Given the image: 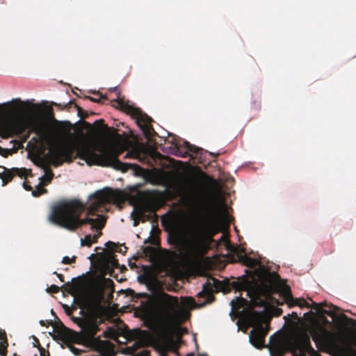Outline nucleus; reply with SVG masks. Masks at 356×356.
I'll list each match as a JSON object with an SVG mask.
<instances>
[{
  "label": "nucleus",
  "instance_id": "obj_1",
  "mask_svg": "<svg viewBox=\"0 0 356 356\" xmlns=\"http://www.w3.org/2000/svg\"><path fill=\"white\" fill-rule=\"evenodd\" d=\"M178 194L183 206L197 220L191 229L190 238L180 252L186 264L195 265L207 253L213 237L220 232V227L214 207L197 186L189 183L181 184L178 187Z\"/></svg>",
  "mask_w": 356,
  "mask_h": 356
},
{
  "label": "nucleus",
  "instance_id": "obj_2",
  "mask_svg": "<svg viewBox=\"0 0 356 356\" xmlns=\"http://www.w3.org/2000/svg\"><path fill=\"white\" fill-rule=\"evenodd\" d=\"M119 191L103 189L96 191L89 197L88 207L78 200L60 202L55 205L49 216V220L61 227L74 231L88 224L97 234L92 235L94 243L102 235L106 218L97 212H103L106 205L120 200Z\"/></svg>",
  "mask_w": 356,
  "mask_h": 356
},
{
  "label": "nucleus",
  "instance_id": "obj_3",
  "mask_svg": "<svg viewBox=\"0 0 356 356\" xmlns=\"http://www.w3.org/2000/svg\"><path fill=\"white\" fill-rule=\"evenodd\" d=\"M121 152L116 145H105L93 140H86L76 146H55L49 150L45 157L55 167L61 165L64 162L70 163L74 158L78 157L84 160L89 166L112 167L123 172L131 170L135 175H143L144 169L140 166L122 163L118 159Z\"/></svg>",
  "mask_w": 356,
  "mask_h": 356
},
{
  "label": "nucleus",
  "instance_id": "obj_4",
  "mask_svg": "<svg viewBox=\"0 0 356 356\" xmlns=\"http://www.w3.org/2000/svg\"><path fill=\"white\" fill-rule=\"evenodd\" d=\"M179 302L176 296L162 292L154 298L149 314L151 330L162 339H170L179 323Z\"/></svg>",
  "mask_w": 356,
  "mask_h": 356
},
{
  "label": "nucleus",
  "instance_id": "obj_5",
  "mask_svg": "<svg viewBox=\"0 0 356 356\" xmlns=\"http://www.w3.org/2000/svg\"><path fill=\"white\" fill-rule=\"evenodd\" d=\"M79 307L82 317H72V320L79 327L84 339L90 343L99 354L100 356H115L113 344L108 341H102L96 337L99 331V326L102 323V308L97 303H88L81 300Z\"/></svg>",
  "mask_w": 356,
  "mask_h": 356
},
{
  "label": "nucleus",
  "instance_id": "obj_6",
  "mask_svg": "<svg viewBox=\"0 0 356 356\" xmlns=\"http://www.w3.org/2000/svg\"><path fill=\"white\" fill-rule=\"evenodd\" d=\"M26 105L27 102L20 99H15L10 102L0 105V107H10V112L16 114L13 117L0 120V136L2 138H8L21 135L29 127V122L23 115V113L26 112Z\"/></svg>",
  "mask_w": 356,
  "mask_h": 356
},
{
  "label": "nucleus",
  "instance_id": "obj_7",
  "mask_svg": "<svg viewBox=\"0 0 356 356\" xmlns=\"http://www.w3.org/2000/svg\"><path fill=\"white\" fill-rule=\"evenodd\" d=\"M110 91L114 92L116 95V99L111 101L113 103L112 105L126 113L131 115V116L136 120L138 126L142 129L146 137L152 136L155 132L152 125L153 120L140 108L129 105L127 102H125L121 99L120 97V90L117 87L110 88Z\"/></svg>",
  "mask_w": 356,
  "mask_h": 356
},
{
  "label": "nucleus",
  "instance_id": "obj_8",
  "mask_svg": "<svg viewBox=\"0 0 356 356\" xmlns=\"http://www.w3.org/2000/svg\"><path fill=\"white\" fill-rule=\"evenodd\" d=\"M257 315V322L250 334V341L254 347L261 348L264 346L265 338L269 330L270 318H265L263 321L261 314Z\"/></svg>",
  "mask_w": 356,
  "mask_h": 356
},
{
  "label": "nucleus",
  "instance_id": "obj_9",
  "mask_svg": "<svg viewBox=\"0 0 356 356\" xmlns=\"http://www.w3.org/2000/svg\"><path fill=\"white\" fill-rule=\"evenodd\" d=\"M289 350L292 356H307L308 353L310 356H321L315 350L312 345L309 337L304 339L295 338L287 341Z\"/></svg>",
  "mask_w": 356,
  "mask_h": 356
},
{
  "label": "nucleus",
  "instance_id": "obj_10",
  "mask_svg": "<svg viewBox=\"0 0 356 356\" xmlns=\"http://www.w3.org/2000/svg\"><path fill=\"white\" fill-rule=\"evenodd\" d=\"M223 284L218 280L211 277L203 285V289L198 293L199 297L207 296V300L200 305L203 306L207 303H210L214 300L213 292H218L222 290Z\"/></svg>",
  "mask_w": 356,
  "mask_h": 356
},
{
  "label": "nucleus",
  "instance_id": "obj_11",
  "mask_svg": "<svg viewBox=\"0 0 356 356\" xmlns=\"http://www.w3.org/2000/svg\"><path fill=\"white\" fill-rule=\"evenodd\" d=\"M54 332L56 333L59 339L63 343L67 344L70 350L76 355H80L81 350L77 348H75L70 341L73 339V332L69 328L66 327L62 322L59 321L56 325L54 326Z\"/></svg>",
  "mask_w": 356,
  "mask_h": 356
},
{
  "label": "nucleus",
  "instance_id": "obj_12",
  "mask_svg": "<svg viewBox=\"0 0 356 356\" xmlns=\"http://www.w3.org/2000/svg\"><path fill=\"white\" fill-rule=\"evenodd\" d=\"M29 173H31V170L24 168H12L8 169L0 165V178L2 180V186H6L8 182L11 181L15 176L26 179Z\"/></svg>",
  "mask_w": 356,
  "mask_h": 356
},
{
  "label": "nucleus",
  "instance_id": "obj_13",
  "mask_svg": "<svg viewBox=\"0 0 356 356\" xmlns=\"http://www.w3.org/2000/svg\"><path fill=\"white\" fill-rule=\"evenodd\" d=\"M202 149L191 145L188 142L184 141L183 145H176L175 154L177 156L186 158L190 156V152L198 153Z\"/></svg>",
  "mask_w": 356,
  "mask_h": 356
},
{
  "label": "nucleus",
  "instance_id": "obj_14",
  "mask_svg": "<svg viewBox=\"0 0 356 356\" xmlns=\"http://www.w3.org/2000/svg\"><path fill=\"white\" fill-rule=\"evenodd\" d=\"M270 350L272 356H284L286 352H289L287 342L284 344L280 341L272 344Z\"/></svg>",
  "mask_w": 356,
  "mask_h": 356
},
{
  "label": "nucleus",
  "instance_id": "obj_15",
  "mask_svg": "<svg viewBox=\"0 0 356 356\" xmlns=\"http://www.w3.org/2000/svg\"><path fill=\"white\" fill-rule=\"evenodd\" d=\"M238 258L240 263L248 268H254L259 264L258 260L248 257L245 253L243 254H238Z\"/></svg>",
  "mask_w": 356,
  "mask_h": 356
},
{
  "label": "nucleus",
  "instance_id": "obj_16",
  "mask_svg": "<svg viewBox=\"0 0 356 356\" xmlns=\"http://www.w3.org/2000/svg\"><path fill=\"white\" fill-rule=\"evenodd\" d=\"M286 298L291 299L292 302L289 303V307H292L294 305H298L301 307H309V303L304 299H293L289 289L286 292Z\"/></svg>",
  "mask_w": 356,
  "mask_h": 356
},
{
  "label": "nucleus",
  "instance_id": "obj_17",
  "mask_svg": "<svg viewBox=\"0 0 356 356\" xmlns=\"http://www.w3.org/2000/svg\"><path fill=\"white\" fill-rule=\"evenodd\" d=\"M232 284L237 291H248L250 286V282L246 279L233 282Z\"/></svg>",
  "mask_w": 356,
  "mask_h": 356
},
{
  "label": "nucleus",
  "instance_id": "obj_18",
  "mask_svg": "<svg viewBox=\"0 0 356 356\" xmlns=\"http://www.w3.org/2000/svg\"><path fill=\"white\" fill-rule=\"evenodd\" d=\"M45 175L40 178L42 184L44 182V184H48L52 180L54 174L53 171L48 167L44 169Z\"/></svg>",
  "mask_w": 356,
  "mask_h": 356
},
{
  "label": "nucleus",
  "instance_id": "obj_19",
  "mask_svg": "<svg viewBox=\"0 0 356 356\" xmlns=\"http://www.w3.org/2000/svg\"><path fill=\"white\" fill-rule=\"evenodd\" d=\"M61 290H63V291H65V292H67V293H70V294H71L72 296H74L75 293L77 291L76 287L74 284H71L70 282H68V283L65 284V285L62 286H61Z\"/></svg>",
  "mask_w": 356,
  "mask_h": 356
},
{
  "label": "nucleus",
  "instance_id": "obj_20",
  "mask_svg": "<svg viewBox=\"0 0 356 356\" xmlns=\"http://www.w3.org/2000/svg\"><path fill=\"white\" fill-rule=\"evenodd\" d=\"M47 193V190L42 186V182H40L35 190H32V195L34 197H39L41 195Z\"/></svg>",
  "mask_w": 356,
  "mask_h": 356
},
{
  "label": "nucleus",
  "instance_id": "obj_21",
  "mask_svg": "<svg viewBox=\"0 0 356 356\" xmlns=\"http://www.w3.org/2000/svg\"><path fill=\"white\" fill-rule=\"evenodd\" d=\"M181 302L184 306L188 307H194L196 305L195 300L192 297H182Z\"/></svg>",
  "mask_w": 356,
  "mask_h": 356
},
{
  "label": "nucleus",
  "instance_id": "obj_22",
  "mask_svg": "<svg viewBox=\"0 0 356 356\" xmlns=\"http://www.w3.org/2000/svg\"><path fill=\"white\" fill-rule=\"evenodd\" d=\"M94 243L92 236L90 234H88L85 236L84 238L81 240V243L82 246H88L90 247L92 244Z\"/></svg>",
  "mask_w": 356,
  "mask_h": 356
},
{
  "label": "nucleus",
  "instance_id": "obj_23",
  "mask_svg": "<svg viewBox=\"0 0 356 356\" xmlns=\"http://www.w3.org/2000/svg\"><path fill=\"white\" fill-rule=\"evenodd\" d=\"M125 293H126V296H131V298H140V297H145L146 296V294L145 293H142V294H137L133 289H127L126 291H125Z\"/></svg>",
  "mask_w": 356,
  "mask_h": 356
},
{
  "label": "nucleus",
  "instance_id": "obj_24",
  "mask_svg": "<svg viewBox=\"0 0 356 356\" xmlns=\"http://www.w3.org/2000/svg\"><path fill=\"white\" fill-rule=\"evenodd\" d=\"M8 346V341L4 340V341L0 342V355L6 356L7 348Z\"/></svg>",
  "mask_w": 356,
  "mask_h": 356
},
{
  "label": "nucleus",
  "instance_id": "obj_25",
  "mask_svg": "<svg viewBox=\"0 0 356 356\" xmlns=\"http://www.w3.org/2000/svg\"><path fill=\"white\" fill-rule=\"evenodd\" d=\"M74 106L76 108L79 116L82 118H86L88 116V113L86 111L82 109L80 106L74 104Z\"/></svg>",
  "mask_w": 356,
  "mask_h": 356
},
{
  "label": "nucleus",
  "instance_id": "obj_26",
  "mask_svg": "<svg viewBox=\"0 0 356 356\" xmlns=\"http://www.w3.org/2000/svg\"><path fill=\"white\" fill-rule=\"evenodd\" d=\"M106 246L108 249H110L111 250L119 252H121V249L118 246H117L114 242L108 241L106 243Z\"/></svg>",
  "mask_w": 356,
  "mask_h": 356
},
{
  "label": "nucleus",
  "instance_id": "obj_27",
  "mask_svg": "<svg viewBox=\"0 0 356 356\" xmlns=\"http://www.w3.org/2000/svg\"><path fill=\"white\" fill-rule=\"evenodd\" d=\"M33 339H34L33 347H38L39 348L40 352V356H44V349L42 347H41L39 340L38 339V338H36L34 336H33Z\"/></svg>",
  "mask_w": 356,
  "mask_h": 356
},
{
  "label": "nucleus",
  "instance_id": "obj_28",
  "mask_svg": "<svg viewBox=\"0 0 356 356\" xmlns=\"http://www.w3.org/2000/svg\"><path fill=\"white\" fill-rule=\"evenodd\" d=\"M104 120L102 119H100V120H96L95 122H94V126L97 129H102L103 128H105V129H109L107 126H106L104 124Z\"/></svg>",
  "mask_w": 356,
  "mask_h": 356
},
{
  "label": "nucleus",
  "instance_id": "obj_29",
  "mask_svg": "<svg viewBox=\"0 0 356 356\" xmlns=\"http://www.w3.org/2000/svg\"><path fill=\"white\" fill-rule=\"evenodd\" d=\"M61 289V287H59L57 285L52 284L47 289V291L49 293H57Z\"/></svg>",
  "mask_w": 356,
  "mask_h": 356
},
{
  "label": "nucleus",
  "instance_id": "obj_30",
  "mask_svg": "<svg viewBox=\"0 0 356 356\" xmlns=\"http://www.w3.org/2000/svg\"><path fill=\"white\" fill-rule=\"evenodd\" d=\"M76 257L74 256L72 258H70L67 256H65L62 259V263L64 264H70L73 262H75Z\"/></svg>",
  "mask_w": 356,
  "mask_h": 356
},
{
  "label": "nucleus",
  "instance_id": "obj_31",
  "mask_svg": "<svg viewBox=\"0 0 356 356\" xmlns=\"http://www.w3.org/2000/svg\"><path fill=\"white\" fill-rule=\"evenodd\" d=\"M220 241H223L226 243V247L228 250H231L232 248V245L230 244V242L228 239V238L225 235L222 234L220 238Z\"/></svg>",
  "mask_w": 356,
  "mask_h": 356
},
{
  "label": "nucleus",
  "instance_id": "obj_32",
  "mask_svg": "<svg viewBox=\"0 0 356 356\" xmlns=\"http://www.w3.org/2000/svg\"><path fill=\"white\" fill-rule=\"evenodd\" d=\"M11 152V149H4L0 146V154L3 157H7Z\"/></svg>",
  "mask_w": 356,
  "mask_h": 356
},
{
  "label": "nucleus",
  "instance_id": "obj_33",
  "mask_svg": "<svg viewBox=\"0 0 356 356\" xmlns=\"http://www.w3.org/2000/svg\"><path fill=\"white\" fill-rule=\"evenodd\" d=\"M273 314L275 316H280L282 314V309L279 307H273L272 309Z\"/></svg>",
  "mask_w": 356,
  "mask_h": 356
},
{
  "label": "nucleus",
  "instance_id": "obj_34",
  "mask_svg": "<svg viewBox=\"0 0 356 356\" xmlns=\"http://www.w3.org/2000/svg\"><path fill=\"white\" fill-rule=\"evenodd\" d=\"M86 98L89 99L91 102H101L102 99H106V97L104 95H101L100 98L96 99L92 97H86Z\"/></svg>",
  "mask_w": 356,
  "mask_h": 356
},
{
  "label": "nucleus",
  "instance_id": "obj_35",
  "mask_svg": "<svg viewBox=\"0 0 356 356\" xmlns=\"http://www.w3.org/2000/svg\"><path fill=\"white\" fill-rule=\"evenodd\" d=\"M134 356H150V351L148 350H143L138 353Z\"/></svg>",
  "mask_w": 356,
  "mask_h": 356
},
{
  "label": "nucleus",
  "instance_id": "obj_36",
  "mask_svg": "<svg viewBox=\"0 0 356 356\" xmlns=\"http://www.w3.org/2000/svg\"><path fill=\"white\" fill-rule=\"evenodd\" d=\"M0 339L1 341H8L6 332L3 330H0Z\"/></svg>",
  "mask_w": 356,
  "mask_h": 356
},
{
  "label": "nucleus",
  "instance_id": "obj_37",
  "mask_svg": "<svg viewBox=\"0 0 356 356\" xmlns=\"http://www.w3.org/2000/svg\"><path fill=\"white\" fill-rule=\"evenodd\" d=\"M63 308L65 309V312L67 314V315L71 316L72 314V309H71L67 305H63Z\"/></svg>",
  "mask_w": 356,
  "mask_h": 356
},
{
  "label": "nucleus",
  "instance_id": "obj_38",
  "mask_svg": "<svg viewBox=\"0 0 356 356\" xmlns=\"http://www.w3.org/2000/svg\"><path fill=\"white\" fill-rule=\"evenodd\" d=\"M169 242L172 245H178L179 243V240L177 236H174L172 238L169 240Z\"/></svg>",
  "mask_w": 356,
  "mask_h": 356
},
{
  "label": "nucleus",
  "instance_id": "obj_39",
  "mask_svg": "<svg viewBox=\"0 0 356 356\" xmlns=\"http://www.w3.org/2000/svg\"><path fill=\"white\" fill-rule=\"evenodd\" d=\"M23 187L25 190L30 191H32V187L26 181L23 182Z\"/></svg>",
  "mask_w": 356,
  "mask_h": 356
},
{
  "label": "nucleus",
  "instance_id": "obj_40",
  "mask_svg": "<svg viewBox=\"0 0 356 356\" xmlns=\"http://www.w3.org/2000/svg\"><path fill=\"white\" fill-rule=\"evenodd\" d=\"M54 274L56 275V276L58 277V279L62 282H64L65 280H64V277L62 274H60V273H58L57 272L54 271L53 273Z\"/></svg>",
  "mask_w": 356,
  "mask_h": 356
},
{
  "label": "nucleus",
  "instance_id": "obj_41",
  "mask_svg": "<svg viewBox=\"0 0 356 356\" xmlns=\"http://www.w3.org/2000/svg\"><path fill=\"white\" fill-rule=\"evenodd\" d=\"M136 347L135 346L132 347L127 348L128 353L129 354H134V353L136 351Z\"/></svg>",
  "mask_w": 356,
  "mask_h": 356
},
{
  "label": "nucleus",
  "instance_id": "obj_42",
  "mask_svg": "<svg viewBox=\"0 0 356 356\" xmlns=\"http://www.w3.org/2000/svg\"><path fill=\"white\" fill-rule=\"evenodd\" d=\"M266 300H261V299H259V302H257V304L261 306V307H265L266 305Z\"/></svg>",
  "mask_w": 356,
  "mask_h": 356
},
{
  "label": "nucleus",
  "instance_id": "obj_43",
  "mask_svg": "<svg viewBox=\"0 0 356 356\" xmlns=\"http://www.w3.org/2000/svg\"><path fill=\"white\" fill-rule=\"evenodd\" d=\"M340 318L342 321H348L350 319L345 315V314H341L340 316Z\"/></svg>",
  "mask_w": 356,
  "mask_h": 356
},
{
  "label": "nucleus",
  "instance_id": "obj_44",
  "mask_svg": "<svg viewBox=\"0 0 356 356\" xmlns=\"http://www.w3.org/2000/svg\"><path fill=\"white\" fill-rule=\"evenodd\" d=\"M113 265L115 266H118V261L116 259H113Z\"/></svg>",
  "mask_w": 356,
  "mask_h": 356
},
{
  "label": "nucleus",
  "instance_id": "obj_45",
  "mask_svg": "<svg viewBox=\"0 0 356 356\" xmlns=\"http://www.w3.org/2000/svg\"><path fill=\"white\" fill-rule=\"evenodd\" d=\"M29 137V132H28L26 136H24L23 140L26 141Z\"/></svg>",
  "mask_w": 356,
  "mask_h": 356
},
{
  "label": "nucleus",
  "instance_id": "obj_46",
  "mask_svg": "<svg viewBox=\"0 0 356 356\" xmlns=\"http://www.w3.org/2000/svg\"><path fill=\"white\" fill-rule=\"evenodd\" d=\"M292 316H293L295 318H298V315H297V314H296V313L293 312V313H292Z\"/></svg>",
  "mask_w": 356,
  "mask_h": 356
},
{
  "label": "nucleus",
  "instance_id": "obj_47",
  "mask_svg": "<svg viewBox=\"0 0 356 356\" xmlns=\"http://www.w3.org/2000/svg\"><path fill=\"white\" fill-rule=\"evenodd\" d=\"M115 137L118 138V139L121 138L120 136L117 133L115 134Z\"/></svg>",
  "mask_w": 356,
  "mask_h": 356
},
{
  "label": "nucleus",
  "instance_id": "obj_48",
  "mask_svg": "<svg viewBox=\"0 0 356 356\" xmlns=\"http://www.w3.org/2000/svg\"><path fill=\"white\" fill-rule=\"evenodd\" d=\"M186 356H194L193 353L187 354Z\"/></svg>",
  "mask_w": 356,
  "mask_h": 356
},
{
  "label": "nucleus",
  "instance_id": "obj_49",
  "mask_svg": "<svg viewBox=\"0 0 356 356\" xmlns=\"http://www.w3.org/2000/svg\"><path fill=\"white\" fill-rule=\"evenodd\" d=\"M175 353L177 355H179V351H178V349H177V348H176V349L175 350Z\"/></svg>",
  "mask_w": 356,
  "mask_h": 356
},
{
  "label": "nucleus",
  "instance_id": "obj_50",
  "mask_svg": "<svg viewBox=\"0 0 356 356\" xmlns=\"http://www.w3.org/2000/svg\"><path fill=\"white\" fill-rule=\"evenodd\" d=\"M40 323L41 325H44V323L43 321H40Z\"/></svg>",
  "mask_w": 356,
  "mask_h": 356
},
{
  "label": "nucleus",
  "instance_id": "obj_51",
  "mask_svg": "<svg viewBox=\"0 0 356 356\" xmlns=\"http://www.w3.org/2000/svg\"><path fill=\"white\" fill-rule=\"evenodd\" d=\"M198 356H208L207 354H199Z\"/></svg>",
  "mask_w": 356,
  "mask_h": 356
},
{
  "label": "nucleus",
  "instance_id": "obj_52",
  "mask_svg": "<svg viewBox=\"0 0 356 356\" xmlns=\"http://www.w3.org/2000/svg\"><path fill=\"white\" fill-rule=\"evenodd\" d=\"M129 155H130V153H127V154H126V156H124V158H128V157L129 156Z\"/></svg>",
  "mask_w": 356,
  "mask_h": 356
},
{
  "label": "nucleus",
  "instance_id": "obj_53",
  "mask_svg": "<svg viewBox=\"0 0 356 356\" xmlns=\"http://www.w3.org/2000/svg\"><path fill=\"white\" fill-rule=\"evenodd\" d=\"M239 301H246V300H245V299H243V298H241L239 299Z\"/></svg>",
  "mask_w": 356,
  "mask_h": 356
},
{
  "label": "nucleus",
  "instance_id": "obj_54",
  "mask_svg": "<svg viewBox=\"0 0 356 356\" xmlns=\"http://www.w3.org/2000/svg\"><path fill=\"white\" fill-rule=\"evenodd\" d=\"M13 356H19V355H17V353H14Z\"/></svg>",
  "mask_w": 356,
  "mask_h": 356
},
{
  "label": "nucleus",
  "instance_id": "obj_55",
  "mask_svg": "<svg viewBox=\"0 0 356 356\" xmlns=\"http://www.w3.org/2000/svg\"><path fill=\"white\" fill-rule=\"evenodd\" d=\"M138 225V223L135 221L134 222V226H136Z\"/></svg>",
  "mask_w": 356,
  "mask_h": 356
},
{
  "label": "nucleus",
  "instance_id": "obj_56",
  "mask_svg": "<svg viewBox=\"0 0 356 356\" xmlns=\"http://www.w3.org/2000/svg\"><path fill=\"white\" fill-rule=\"evenodd\" d=\"M35 356H37V355H35Z\"/></svg>",
  "mask_w": 356,
  "mask_h": 356
}]
</instances>
